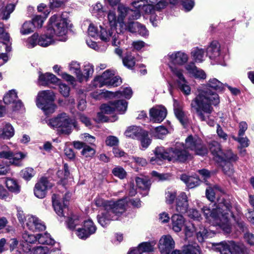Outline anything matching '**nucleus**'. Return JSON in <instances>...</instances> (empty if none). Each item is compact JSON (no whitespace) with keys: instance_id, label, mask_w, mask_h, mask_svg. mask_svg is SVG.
Listing matches in <instances>:
<instances>
[{"instance_id":"51","label":"nucleus","mask_w":254,"mask_h":254,"mask_svg":"<svg viewBox=\"0 0 254 254\" xmlns=\"http://www.w3.org/2000/svg\"><path fill=\"white\" fill-rule=\"evenodd\" d=\"M137 139L140 141L141 146L144 149L147 148L151 143L147 132L144 130H143Z\"/></svg>"},{"instance_id":"56","label":"nucleus","mask_w":254,"mask_h":254,"mask_svg":"<svg viewBox=\"0 0 254 254\" xmlns=\"http://www.w3.org/2000/svg\"><path fill=\"white\" fill-rule=\"evenodd\" d=\"M50 251L47 247H38L31 250L28 252H25L26 254H48ZM24 253V252H23Z\"/></svg>"},{"instance_id":"40","label":"nucleus","mask_w":254,"mask_h":254,"mask_svg":"<svg viewBox=\"0 0 254 254\" xmlns=\"http://www.w3.org/2000/svg\"><path fill=\"white\" fill-rule=\"evenodd\" d=\"M114 111L119 112L121 114H124L127 110V103L124 100H118L113 102Z\"/></svg>"},{"instance_id":"12","label":"nucleus","mask_w":254,"mask_h":254,"mask_svg":"<svg viewBox=\"0 0 254 254\" xmlns=\"http://www.w3.org/2000/svg\"><path fill=\"white\" fill-rule=\"evenodd\" d=\"M104 28L100 26V31L98 37L103 41L107 42L111 40L112 44L115 46H118L120 44V41L119 39V34L115 30L116 27Z\"/></svg>"},{"instance_id":"57","label":"nucleus","mask_w":254,"mask_h":254,"mask_svg":"<svg viewBox=\"0 0 254 254\" xmlns=\"http://www.w3.org/2000/svg\"><path fill=\"white\" fill-rule=\"evenodd\" d=\"M171 70L175 77V81H180L185 78L183 73V70L177 67H170Z\"/></svg>"},{"instance_id":"14","label":"nucleus","mask_w":254,"mask_h":254,"mask_svg":"<svg viewBox=\"0 0 254 254\" xmlns=\"http://www.w3.org/2000/svg\"><path fill=\"white\" fill-rule=\"evenodd\" d=\"M7 146H3L2 150L0 152V158H5L9 160V163L16 166L21 165V160L25 155L21 152L13 153Z\"/></svg>"},{"instance_id":"2","label":"nucleus","mask_w":254,"mask_h":254,"mask_svg":"<svg viewBox=\"0 0 254 254\" xmlns=\"http://www.w3.org/2000/svg\"><path fill=\"white\" fill-rule=\"evenodd\" d=\"M219 102V97L216 93L208 92L206 90H199L198 93L192 99L190 107L201 121H205L209 126L213 127L215 122L210 119L213 110L212 106H216Z\"/></svg>"},{"instance_id":"22","label":"nucleus","mask_w":254,"mask_h":254,"mask_svg":"<svg viewBox=\"0 0 254 254\" xmlns=\"http://www.w3.org/2000/svg\"><path fill=\"white\" fill-rule=\"evenodd\" d=\"M22 238L25 241L20 245V250H21L23 252H28L30 251L31 246L29 244L34 243L38 241V236L30 234L28 232H24L22 235ZM19 253L22 254L20 250Z\"/></svg>"},{"instance_id":"30","label":"nucleus","mask_w":254,"mask_h":254,"mask_svg":"<svg viewBox=\"0 0 254 254\" xmlns=\"http://www.w3.org/2000/svg\"><path fill=\"white\" fill-rule=\"evenodd\" d=\"M174 107L176 117L183 126H186L188 123V120L186 114L183 111L182 108L176 101L174 102Z\"/></svg>"},{"instance_id":"62","label":"nucleus","mask_w":254,"mask_h":254,"mask_svg":"<svg viewBox=\"0 0 254 254\" xmlns=\"http://www.w3.org/2000/svg\"><path fill=\"white\" fill-rule=\"evenodd\" d=\"M95 153V149L91 146L85 145L81 151V154L85 157H92Z\"/></svg>"},{"instance_id":"1","label":"nucleus","mask_w":254,"mask_h":254,"mask_svg":"<svg viewBox=\"0 0 254 254\" xmlns=\"http://www.w3.org/2000/svg\"><path fill=\"white\" fill-rule=\"evenodd\" d=\"M202 211L207 221L213 225L219 226L226 233H229L231 230L230 217L234 218L241 230L243 232L247 230L245 223L239 217L241 210L233 208L228 200L222 199L215 208L210 209L204 206Z\"/></svg>"},{"instance_id":"42","label":"nucleus","mask_w":254,"mask_h":254,"mask_svg":"<svg viewBox=\"0 0 254 254\" xmlns=\"http://www.w3.org/2000/svg\"><path fill=\"white\" fill-rule=\"evenodd\" d=\"M5 184L10 191L15 193H18L20 192V186L15 180L8 179L6 180Z\"/></svg>"},{"instance_id":"5","label":"nucleus","mask_w":254,"mask_h":254,"mask_svg":"<svg viewBox=\"0 0 254 254\" xmlns=\"http://www.w3.org/2000/svg\"><path fill=\"white\" fill-rule=\"evenodd\" d=\"M139 1H134L132 5L134 9L129 8L126 6L120 4L118 7V16L114 11L110 10L108 14V19L111 26L116 27L117 24L119 26L126 22V18L128 20L137 19L140 17V11L141 5L139 4Z\"/></svg>"},{"instance_id":"49","label":"nucleus","mask_w":254,"mask_h":254,"mask_svg":"<svg viewBox=\"0 0 254 254\" xmlns=\"http://www.w3.org/2000/svg\"><path fill=\"white\" fill-rule=\"evenodd\" d=\"M152 133L155 137L161 139L168 133V130L163 126H159L154 129Z\"/></svg>"},{"instance_id":"60","label":"nucleus","mask_w":254,"mask_h":254,"mask_svg":"<svg viewBox=\"0 0 254 254\" xmlns=\"http://www.w3.org/2000/svg\"><path fill=\"white\" fill-rule=\"evenodd\" d=\"M80 222L79 218L78 216L74 215L68 219L67 226L69 229L72 230L75 228L76 226H78Z\"/></svg>"},{"instance_id":"27","label":"nucleus","mask_w":254,"mask_h":254,"mask_svg":"<svg viewBox=\"0 0 254 254\" xmlns=\"http://www.w3.org/2000/svg\"><path fill=\"white\" fill-rule=\"evenodd\" d=\"M171 221L172 228L175 232H180L186 223L184 217L177 214L172 216Z\"/></svg>"},{"instance_id":"8","label":"nucleus","mask_w":254,"mask_h":254,"mask_svg":"<svg viewBox=\"0 0 254 254\" xmlns=\"http://www.w3.org/2000/svg\"><path fill=\"white\" fill-rule=\"evenodd\" d=\"M55 100L54 93L51 90H44L39 92L36 99V105L42 109L45 114H52L56 108L53 103Z\"/></svg>"},{"instance_id":"43","label":"nucleus","mask_w":254,"mask_h":254,"mask_svg":"<svg viewBox=\"0 0 254 254\" xmlns=\"http://www.w3.org/2000/svg\"><path fill=\"white\" fill-rule=\"evenodd\" d=\"M191 55L195 62L201 63L203 60L204 52L201 49L195 48L192 49Z\"/></svg>"},{"instance_id":"55","label":"nucleus","mask_w":254,"mask_h":254,"mask_svg":"<svg viewBox=\"0 0 254 254\" xmlns=\"http://www.w3.org/2000/svg\"><path fill=\"white\" fill-rule=\"evenodd\" d=\"M33 24L31 21H25L22 25L20 32L22 35H27L33 31Z\"/></svg>"},{"instance_id":"31","label":"nucleus","mask_w":254,"mask_h":254,"mask_svg":"<svg viewBox=\"0 0 254 254\" xmlns=\"http://www.w3.org/2000/svg\"><path fill=\"white\" fill-rule=\"evenodd\" d=\"M15 130L14 127L9 123H5L3 128L0 129V138L8 139L13 136Z\"/></svg>"},{"instance_id":"48","label":"nucleus","mask_w":254,"mask_h":254,"mask_svg":"<svg viewBox=\"0 0 254 254\" xmlns=\"http://www.w3.org/2000/svg\"><path fill=\"white\" fill-rule=\"evenodd\" d=\"M223 158L221 161H218V163L235 162L238 160L237 155L234 154L231 150H228L223 152Z\"/></svg>"},{"instance_id":"45","label":"nucleus","mask_w":254,"mask_h":254,"mask_svg":"<svg viewBox=\"0 0 254 254\" xmlns=\"http://www.w3.org/2000/svg\"><path fill=\"white\" fill-rule=\"evenodd\" d=\"M221 191V189L217 186H215L213 188L209 187L206 190V195L207 198L211 201H213L215 199V194Z\"/></svg>"},{"instance_id":"54","label":"nucleus","mask_w":254,"mask_h":254,"mask_svg":"<svg viewBox=\"0 0 254 254\" xmlns=\"http://www.w3.org/2000/svg\"><path fill=\"white\" fill-rule=\"evenodd\" d=\"M135 182L137 186L143 190H148L150 186V182L147 179L143 178L136 177Z\"/></svg>"},{"instance_id":"58","label":"nucleus","mask_w":254,"mask_h":254,"mask_svg":"<svg viewBox=\"0 0 254 254\" xmlns=\"http://www.w3.org/2000/svg\"><path fill=\"white\" fill-rule=\"evenodd\" d=\"M124 65L128 68H131L135 64L134 58L130 55H127L123 59Z\"/></svg>"},{"instance_id":"32","label":"nucleus","mask_w":254,"mask_h":254,"mask_svg":"<svg viewBox=\"0 0 254 254\" xmlns=\"http://www.w3.org/2000/svg\"><path fill=\"white\" fill-rule=\"evenodd\" d=\"M155 243L152 242H143L139 245L138 247L131 249V251H133L135 254H141L144 252H152L154 250V246Z\"/></svg>"},{"instance_id":"26","label":"nucleus","mask_w":254,"mask_h":254,"mask_svg":"<svg viewBox=\"0 0 254 254\" xmlns=\"http://www.w3.org/2000/svg\"><path fill=\"white\" fill-rule=\"evenodd\" d=\"M59 82L58 78L53 74L46 73L42 74L39 72L38 83L40 85H48L50 83H57Z\"/></svg>"},{"instance_id":"3","label":"nucleus","mask_w":254,"mask_h":254,"mask_svg":"<svg viewBox=\"0 0 254 254\" xmlns=\"http://www.w3.org/2000/svg\"><path fill=\"white\" fill-rule=\"evenodd\" d=\"M94 203L97 207H104V210L97 216L99 223L105 227L112 220H117L119 216L125 211V201L120 199L116 202L106 201L100 197H97Z\"/></svg>"},{"instance_id":"6","label":"nucleus","mask_w":254,"mask_h":254,"mask_svg":"<svg viewBox=\"0 0 254 254\" xmlns=\"http://www.w3.org/2000/svg\"><path fill=\"white\" fill-rule=\"evenodd\" d=\"M47 125L56 129L60 134H69L73 127H76V122L65 113L58 114L56 117L46 121Z\"/></svg>"},{"instance_id":"39","label":"nucleus","mask_w":254,"mask_h":254,"mask_svg":"<svg viewBox=\"0 0 254 254\" xmlns=\"http://www.w3.org/2000/svg\"><path fill=\"white\" fill-rule=\"evenodd\" d=\"M69 69L70 71L75 74L77 79L80 82H82V71L80 69V64L76 61H72L69 64Z\"/></svg>"},{"instance_id":"23","label":"nucleus","mask_w":254,"mask_h":254,"mask_svg":"<svg viewBox=\"0 0 254 254\" xmlns=\"http://www.w3.org/2000/svg\"><path fill=\"white\" fill-rule=\"evenodd\" d=\"M167 58L172 63L179 65L184 64L188 60V55L181 51L169 53L167 55Z\"/></svg>"},{"instance_id":"28","label":"nucleus","mask_w":254,"mask_h":254,"mask_svg":"<svg viewBox=\"0 0 254 254\" xmlns=\"http://www.w3.org/2000/svg\"><path fill=\"white\" fill-rule=\"evenodd\" d=\"M210 150L216 161L218 162L222 160L224 157L223 152L219 143L216 141L212 142L210 146Z\"/></svg>"},{"instance_id":"21","label":"nucleus","mask_w":254,"mask_h":254,"mask_svg":"<svg viewBox=\"0 0 254 254\" xmlns=\"http://www.w3.org/2000/svg\"><path fill=\"white\" fill-rule=\"evenodd\" d=\"M224 86L225 85L217 79L215 78H210L205 85L203 86L201 88L197 89L196 95L198 93L199 90L203 89L206 90L208 92H214L216 93L215 92L209 90L208 88H210L215 91H222L224 89ZM216 94L218 95L217 93Z\"/></svg>"},{"instance_id":"24","label":"nucleus","mask_w":254,"mask_h":254,"mask_svg":"<svg viewBox=\"0 0 254 254\" xmlns=\"http://www.w3.org/2000/svg\"><path fill=\"white\" fill-rule=\"evenodd\" d=\"M115 75V72L113 70L108 69L101 76L96 77L94 80L93 84L96 87H102L104 85H107L111 78Z\"/></svg>"},{"instance_id":"10","label":"nucleus","mask_w":254,"mask_h":254,"mask_svg":"<svg viewBox=\"0 0 254 254\" xmlns=\"http://www.w3.org/2000/svg\"><path fill=\"white\" fill-rule=\"evenodd\" d=\"M196 224L190 222H186L185 224V233L186 237H190L195 233L197 240L202 242L209 236V232L203 226L199 225L195 227Z\"/></svg>"},{"instance_id":"35","label":"nucleus","mask_w":254,"mask_h":254,"mask_svg":"<svg viewBox=\"0 0 254 254\" xmlns=\"http://www.w3.org/2000/svg\"><path fill=\"white\" fill-rule=\"evenodd\" d=\"M181 179L190 188H193L198 186L200 182V179L197 177L188 176L183 174L181 176Z\"/></svg>"},{"instance_id":"38","label":"nucleus","mask_w":254,"mask_h":254,"mask_svg":"<svg viewBox=\"0 0 254 254\" xmlns=\"http://www.w3.org/2000/svg\"><path fill=\"white\" fill-rule=\"evenodd\" d=\"M57 41L53 35H50L47 33L42 35L38 39V44L42 47H47Z\"/></svg>"},{"instance_id":"53","label":"nucleus","mask_w":254,"mask_h":254,"mask_svg":"<svg viewBox=\"0 0 254 254\" xmlns=\"http://www.w3.org/2000/svg\"><path fill=\"white\" fill-rule=\"evenodd\" d=\"M83 227L89 236L94 234L97 229L93 221L90 219L84 222Z\"/></svg>"},{"instance_id":"25","label":"nucleus","mask_w":254,"mask_h":254,"mask_svg":"<svg viewBox=\"0 0 254 254\" xmlns=\"http://www.w3.org/2000/svg\"><path fill=\"white\" fill-rule=\"evenodd\" d=\"M185 68L189 74L195 78L205 79L206 77L204 71L202 69L198 68L193 63L187 64Z\"/></svg>"},{"instance_id":"11","label":"nucleus","mask_w":254,"mask_h":254,"mask_svg":"<svg viewBox=\"0 0 254 254\" xmlns=\"http://www.w3.org/2000/svg\"><path fill=\"white\" fill-rule=\"evenodd\" d=\"M71 195L67 192L64 195L54 194L52 196L53 206L56 213L60 216H64V209L68 204Z\"/></svg>"},{"instance_id":"52","label":"nucleus","mask_w":254,"mask_h":254,"mask_svg":"<svg viewBox=\"0 0 254 254\" xmlns=\"http://www.w3.org/2000/svg\"><path fill=\"white\" fill-rule=\"evenodd\" d=\"M93 71V66L92 64H85L83 71L82 72V75L83 76L82 81L83 80H87L88 78L92 75Z\"/></svg>"},{"instance_id":"47","label":"nucleus","mask_w":254,"mask_h":254,"mask_svg":"<svg viewBox=\"0 0 254 254\" xmlns=\"http://www.w3.org/2000/svg\"><path fill=\"white\" fill-rule=\"evenodd\" d=\"M92 12L93 15L98 18L104 17L105 16V11L101 3L97 2L93 6Z\"/></svg>"},{"instance_id":"19","label":"nucleus","mask_w":254,"mask_h":254,"mask_svg":"<svg viewBox=\"0 0 254 254\" xmlns=\"http://www.w3.org/2000/svg\"><path fill=\"white\" fill-rule=\"evenodd\" d=\"M189 206L188 197L185 192H182L176 198V210L180 213L184 214L187 212Z\"/></svg>"},{"instance_id":"59","label":"nucleus","mask_w":254,"mask_h":254,"mask_svg":"<svg viewBox=\"0 0 254 254\" xmlns=\"http://www.w3.org/2000/svg\"><path fill=\"white\" fill-rule=\"evenodd\" d=\"M112 173L114 176L121 179H123L127 175V172L125 171L124 169L120 166H117L114 168L112 170Z\"/></svg>"},{"instance_id":"18","label":"nucleus","mask_w":254,"mask_h":254,"mask_svg":"<svg viewBox=\"0 0 254 254\" xmlns=\"http://www.w3.org/2000/svg\"><path fill=\"white\" fill-rule=\"evenodd\" d=\"M52 187V185L46 178H41L35 186L34 192L35 195L39 198H44L47 190Z\"/></svg>"},{"instance_id":"50","label":"nucleus","mask_w":254,"mask_h":254,"mask_svg":"<svg viewBox=\"0 0 254 254\" xmlns=\"http://www.w3.org/2000/svg\"><path fill=\"white\" fill-rule=\"evenodd\" d=\"M20 174L25 180L29 181L35 175V171L33 168L27 167L22 170Z\"/></svg>"},{"instance_id":"64","label":"nucleus","mask_w":254,"mask_h":254,"mask_svg":"<svg viewBox=\"0 0 254 254\" xmlns=\"http://www.w3.org/2000/svg\"><path fill=\"white\" fill-rule=\"evenodd\" d=\"M234 254H248V250L243 245H238L235 243Z\"/></svg>"},{"instance_id":"7","label":"nucleus","mask_w":254,"mask_h":254,"mask_svg":"<svg viewBox=\"0 0 254 254\" xmlns=\"http://www.w3.org/2000/svg\"><path fill=\"white\" fill-rule=\"evenodd\" d=\"M49 26L47 33L53 35L57 41H65L67 32V19L61 15H54L49 20Z\"/></svg>"},{"instance_id":"34","label":"nucleus","mask_w":254,"mask_h":254,"mask_svg":"<svg viewBox=\"0 0 254 254\" xmlns=\"http://www.w3.org/2000/svg\"><path fill=\"white\" fill-rule=\"evenodd\" d=\"M175 84L178 90L186 95H189L191 92V88L186 78L180 81H175Z\"/></svg>"},{"instance_id":"20","label":"nucleus","mask_w":254,"mask_h":254,"mask_svg":"<svg viewBox=\"0 0 254 254\" xmlns=\"http://www.w3.org/2000/svg\"><path fill=\"white\" fill-rule=\"evenodd\" d=\"M149 114L152 122L159 123L166 118L167 110L163 106H158L151 109Z\"/></svg>"},{"instance_id":"63","label":"nucleus","mask_w":254,"mask_h":254,"mask_svg":"<svg viewBox=\"0 0 254 254\" xmlns=\"http://www.w3.org/2000/svg\"><path fill=\"white\" fill-rule=\"evenodd\" d=\"M244 136L238 135V137H233V138L240 143L242 147L245 148L249 145L250 140L246 136L244 137Z\"/></svg>"},{"instance_id":"29","label":"nucleus","mask_w":254,"mask_h":254,"mask_svg":"<svg viewBox=\"0 0 254 254\" xmlns=\"http://www.w3.org/2000/svg\"><path fill=\"white\" fill-rule=\"evenodd\" d=\"M235 242H222L218 245L217 249L221 254H234Z\"/></svg>"},{"instance_id":"16","label":"nucleus","mask_w":254,"mask_h":254,"mask_svg":"<svg viewBox=\"0 0 254 254\" xmlns=\"http://www.w3.org/2000/svg\"><path fill=\"white\" fill-rule=\"evenodd\" d=\"M3 101L5 104H12L14 111L19 110L23 106L21 101L18 99L17 93L15 90H11L7 92L3 96Z\"/></svg>"},{"instance_id":"13","label":"nucleus","mask_w":254,"mask_h":254,"mask_svg":"<svg viewBox=\"0 0 254 254\" xmlns=\"http://www.w3.org/2000/svg\"><path fill=\"white\" fill-rule=\"evenodd\" d=\"M220 46L216 42H212L207 48V54L209 58L214 61V64H224V55L220 53Z\"/></svg>"},{"instance_id":"9","label":"nucleus","mask_w":254,"mask_h":254,"mask_svg":"<svg viewBox=\"0 0 254 254\" xmlns=\"http://www.w3.org/2000/svg\"><path fill=\"white\" fill-rule=\"evenodd\" d=\"M185 147L200 156H204L208 153L207 147L202 143L201 139L197 136L190 135L186 139Z\"/></svg>"},{"instance_id":"41","label":"nucleus","mask_w":254,"mask_h":254,"mask_svg":"<svg viewBox=\"0 0 254 254\" xmlns=\"http://www.w3.org/2000/svg\"><path fill=\"white\" fill-rule=\"evenodd\" d=\"M2 42H0V59L3 60L4 62L7 61V52L10 51V47L8 46L7 42L9 41L3 40Z\"/></svg>"},{"instance_id":"44","label":"nucleus","mask_w":254,"mask_h":254,"mask_svg":"<svg viewBox=\"0 0 254 254\" xmlns=\"http://www.w3.org/2000/svg\"><path fill=\"white\" fill-rule=\"evenodd\" d=\"M38 242L41 244L53 245L55 241L51 238L50 235L47 233L44 234H38Z\"/></svg>"},{"instance_id":"15","label":"nucleus","mask_w":254,"mask_h":254,"mask_svg":"<svg viewBox=\"0 0 254 254\" xmlns=\"http://www.w3.org/2000/svg\"><path fill=\"white\" fill-rule=\"evenodd\" d=\"M175 243L169 235H163L159 240L158 249L161 254H168L174 249Z\"/></svg>"},{"instance_id":"33","label":"nucleus","mask_w":254,"mask_h":254,"mask_svg":"<svg viewBox=\"0 0 254 254\" xmlns=\"http://www.w3.org/2000/svg\"><path fill=\"white\" fill-rule=\"evenodd\" d=\"M15 5L12 3H8L0 7V17L3 20H7L10 14L15 9Z\"/></svg>"},{"instance_id":"46","label":"nucleus","mask_w":254,"mask_h":254,"mask_svg":"<svg viewBox=\"0 0 254 254\" xmlns=\"http://www.w3.org/2000/svg\"><path fill=\"white\" fill-rule=\"evenodd\" d=\"M183 253L184 254H200V249L196 244L184 246Z\"/></svg>"},{"instance_id":"61","label":"nucleus","mask_w":254,"mask_h":254,"mask_svg":"<svg viewBox=\"0 0 254 254\" xmlns=\"http://www.w3.org/2000/svg\"><path fill=\"white\" fill-rule=\"evenodd\" d=\"M223 171L228 176H231L233 173V168L232 164L230 162L220 163Z\"/></svg>"},{"instance_id":"36","label":"nucleus","mask_w":254,"mask_h":254,"mask_svg":"<svg viewBox=\"0 0 254 254\" xmlns=\"http://www.w3.org/2000/svg\"><path fill=\"white\" fill-rule=\"evenodd\" d=\"M140 26V23L138 22H134L131 20H128L127 22H125L122 25L119 26L121 29V31L124 30H128L131 33L137 32V30L138 29V26Z\"/></svg>"},{"instance_id":"4","label":"nucleus","mask_w":254,"mask_h":254,"mask_svg":"<svg viewBox=\"0 0 254 254\" xmlns=\"http://www.w3.org/2000/svg\"><path fill=\"white\" fill-rule=\"evenodd\" d=\"M155 156L150 159L152 165H161L163 160L175 162H184L188 158L189 153L183 143H177L175 147L165 150L163 147H157L153 150Z\"/></svg>"},{"instance_id":"17","label":"nucleus","mask_w":254,"mask_h":254,"mask_svg":"<svg viewBox=\"0 0 254 254\" xmlns=\"http://www.w3.org/2000/svg\"><path fill=\"white\" fill-rule=\"evenodd\" d=\"M25 225L32 231H42L45 230V224L36 216L28 215L25 218Z\"/></svg>"},{"instance_id":"37","label":"nucleus","mask_w":254,"mask_h":254,"mask_svg":"<svg viewBox=\"0 0 254 254\" xmlns=\"http://www.w3.org/2000/svg\"><path fill=\"white\" fill-rule=\"evenodd\" d=\"M143 130L136 126H130L127 127L125 134L127 137L133 139H138Z\"/></svg>"}]
</instances>
